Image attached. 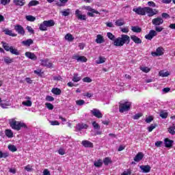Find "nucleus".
I'll return each instance as SVG.
<instances>
[{"label": "nucleus", "mask_w": 175, "mask_h": 175, "mask_svg": "<svg viewBox=\"0 0 175 175\" xmlns=\"http://www.w3.org/2000/svg\"><path fill=\"white\" fill-rule=\"evenodd\" d=\"M129 43H131V37L126 34H122L113 41V45L116 47H122L124 44H129Z\"/></svg>", "instance_id": "obj_1"}, {"label": "nucleus", "mask_w": 175, "mask_h": 175, "mask_svg": "<svg viewBox=\"0 0 175 175\" xmlns=\"http://www.w3.org/2000/svg\"><path fill=\"white\" fill-rule=\"evenodd\" d=\"M8 122L10 124V126L12 129H14V131H21L22 128H24L25 129H27L28 126L25 123L21 121H17V118H12L8 120Z\"/></svg>", "instance_id": "obj_2"}, {"label": "nucleus", "mask_w": 175, "mask_h": 175, "mask_svg": "<svg viewBox=\"0 0 175 175\" xmlns=\"http://www.w3.org/2000/svg\"><path fill=\"white\" fill-rule=\"evenodd\" d=\"M55 22L53 20L44 21L39 26L40 31H47V28L54 27Z\"/></svg>", "instance_id": "obj_3"}, {"label": "nucleus", "mask_w": 175, "mask_h": 175, "mask_svg": "<svg viewBox=\"0 0 175 175\" xmlns=\"http://www.w3.org/2000/svg\"><path fill=\"white\" fill-rule=\"evenodd\" d=\"M132 103L131 102L120 103L119 105L120 113H124V111H129L131 109Z\"/></svg>", "instance_id": "obj_4"}, {"label": "nucleus", "mask_w": 175, "mask_h": 175, "mask_svg": "<svg viewBox=\"0 0 175 175\" xmlns=\"http://www.w3.org/2000/svg\"><path fill=\"white\" fill-rule=\"evenodd\" d=\"M82 9L88 11L87 15L89 16V17H95V14H99V12L91 8V6H83Z\"/></svg>", "instance_id": "obj_5"}, {"label": "nucleus", "mask_w": 175, "mask_h": 175, "mask_svg": "<svg viewBox=\"0 0 175 175\" xmlns=\"http://www.w3.org/2000/svg\"><path fill=\"white\" fill-rule=\"evenodd\" d=\"M158 14V10L157 9H152L150 7H145V16L148 14L149 17H152L155 14Z\"/></svg>", "instance_id": "obj_6"}, {"label": "nucleus", "mask_w": 175, "mask_h": 175, "mask_svg": "<svg viewBox=\"0 0 175 175\" xmlns=\"http://www.w3.org/2000/svg\"><path fill=\"white\" fill-rule=\"evenodd\" d=\"M165 53V49L162 46H159L156 49V51L151 52V55L152 57H161Z\"/></svg>", "instance_id": "obj_7"}, {"label": "nucleus", "mask_w": 175, "mask_h": 175, "mask_svg": "<svg viewBox=\"0 0 175 175\" xmlns=\"http://www.w3.org/2000/svg\"><path fill=\"white\" fill-rule=\"evenodd\" d=\"M133 12H135L136 14L139 16H146V8L137 7L133 9Z\"/></svg>", "instance_id": "obj_8"}, {"label": "nucleus", "mask_w": 175, "mask_h": 175, "mask_svg": "<svg viewBox=\"0 0 175 175\" xmlns=\"http://www.w3.org/2000/svg\"><path fill=\"white\" fill-rule=\"evenodd\" d=\"M75 16L78 20H81V21H85V20H87V16L81 14V11L79 10L75 11Z\"/></svg>", "instance_id": "obj_9"}, {"label": "nucleus", "mask_w": 175, "mask_h": 175, "mask_svg": "<svg viewBox=\"0 0 175 175\" xmlns=\"http://www.w3.org/2000/svg\"><path fill=\"white\" fill-rule=\"evenodd\" d=\"M40 65H42V66H46V68L53 67V63L49 61L48 59H40Z\"/></svg>", "instance_id": "obj_10"}, {"label": "nucleus", "mask_w": 175, "mask_h": 175, "mask_svg": "<svg viewBox=\"0 0 175 175\" xmlns=\"http://www.w3.org/2000/svg\"><path fill=\"white\" fill-rule=\"evenodd\" d=\"M92 113V116L94 117H96V118H102L103 117V114H102V112L98 109H93L92 110L90 111Z\"/></svg>", "instance_id": "obj_11"}, {"label": "nucleus", "mask_w": 175, "mask_h": 175, "mask_svg": "<svg viewBox=\"0 0 175 175\" xmlns=\"http://www.w3.org/2000/svg\"><path fill=\"white\" fill-rule=\"evenodd\" d=\"M152 24L157 27L158 25H162L163 24V19L161 17H157L152 20Z\"/></svg>", "instance_id": "obj_12"}, {"label": "nucleus", "mask_w": 175, "mask_h": 175, "mask_svg": "<svg viewBox=\"0 0 175 175\" xmlns=\"http://www.w3.org/2000/svg\"><path fill=\"white\" fill-rule=\"evenodd\" d=\"M25 55L27 57V58H29V59H32V61H36L38 59L36 55L31 52H26Z\"/></svg>", "instance_id": "obj_13"}, {"label": "nucleus", "mask_w": 175, "mask_h": 175, "mask_svg": "<svg viewBox=\"0 0 175 175\" xmlns=\"http://www.w3.org/2000/svg\"><path fill=\"white\" fill-rule=\"evenodd\" d=\"M158 33L155 30H150L149 31V33L145 36L146 39H148V40H151L154 36H157Z\"/></svg>", "instance_id": "obj_14"}, {"label": "nucleus", "mask_w": 175, "mask_h": 175, "mask_svg": "<svg viewBox=\"0 0 175 175\" xmlns=\"http://www.w3.org/2000/svg\"><path fill=\"white\" fill-rule=\"evenodd\" d=\"M139 168L142 173H150L151 172V167L149 165H140Z\"/></svg>", "instance_id": "obj_15"}, {"label": "nucleus", "mask_w": 175, "mask_h": 175, "mask_svg": "<svg viewBox=\"0 0 175 175\" xmlns=\"http://www.w3.org/2000/svg\"><path fill=\"white\" fill-rule=\"evenodd\" d=\"M14 29L20 35H25V31H24V28L20 25H15Z\"/></svg>", "instance_id": "obj_16"}, {"label": "nucleus", "mask_w": 175, "mask_h": 175, "mask_svg": "<svg viewBox=\"0 0 175 175\" xmlns=\"http://www.w3.org/2000/svg\"><path fill=\"white\" fill-rule=\"evenodd\" d=\"M95 42L98 44H102V43H105V38H103V36H102V34H98L96 36Z\"/></svg>", "instance_id": "obj_17"}, {"label": "nucleus", "mask_w": 175, "mask_h": 175, "mask_svg": "<svg viewBox=\"0 0 175 175\" xmlns=\"http://www.w3.org/2000/svg\"><path fill=\"white\" fill-rule=\"evenodd\" d=\"M73 59H76L77 62H87V57L85 56L75 55Z\"/></svg>", "instance_id": "obj_18"}, {"label": "nucleus", "mask_w": 175, "mask_h": 175, "mask_svg": "<svg viewBox=\"0 0 175 175\" xmlns=\"http://www.w3.org/2000/svg\"><path fill=\"white\" fill-rule=\"evenodd\" d=\"M173 140H170L169 138H165L164 139V144L167 148H170L173 146Z\"/></svg>", "instance_id": "obj_19"}, {"label": "nucleus", "mask_w": 175, "mask_h": 175, "mask_svg": "<svg viewBox=\"0 0 175 175\" xmlns=\"http://www.w3.org/2000/svg\"><path fill=\"white\" fill-rule=\"evenodd\" d=\"M143 158H144V154H143L142 152H139L134 157V161L135 162H140Z\"/></svg>", "instance_id": "obj_20"}, {"label": "nucleus", "mask_w": 175, "mask_h": 175, "mask_svg": "<svg viewBox=\"0 0 175 175\" xmlns=\"http://www.w3.org/2000/svg\"><path fill=\"white\" fill-rule=\"evenodd\" d=\"M82 146L85 148H92L94 147V144L88 140H84L81 142Z\"/></svg>", "instance_id": "obj_21"}, {"label": "nucleus", "mask_w": 175, "mask_h": 175, "mask_svg": "<svg viewBox=\"0 0 175 175\" xmlns=\"http://www.w3.org/2000/svg\"><path fill=\"white\" fill-rule=\"evenodd\" d=\"M25 99H27V100L23 101L22 103V105H23V106H27V107H31V106H32V101H31V97L26 96Z\"/></svg>", "instance_id": "obj_22"}, {"label": "nucleus", "mask_w": 175, "mask_h": 175, "mask_svg": "<svg viewBox=\"0 0 175 175\" xmlns=\"http://www.w3.org/2000/svg\"><path fill=\"white\" fill-rule=\"evenodd\" d=\"M13 3L16 6H24L25 5V0H13Z\"/></svg>", "instance_id": "obj_23"}, {"label": "nucleus", "mask_w": 175, "mask_h": 175, "mask_svg": "<svg viewBox=\"0 0 175 175\" xmlns=\"http://www.w3.org/2000/svg\"><path fill=\"white\" fill-rule=\"evenodd\" d=\"M23 46H26L27 47H29L31 44H33V40L32 39H27L21 42Z\"/></svg>", "instance_id": "obj_24"}, {"label": "nucleus", "mask_w": 175, "mask_h": 175, "mask_svg": "<svg viewBox=\"0 0 175 175\" xmlns=\"http://www.w3.org/2000/svg\"><path fill=\"white\" fill-rule=\"evenodd\" d=\"M103 162L105 166H109V165H110L111 163H113V161L110 157L104 158Z\"/></svg>", "instance_id": "obj_25"}, {"label": "nucleus", "mask_w": 175, "mask_h": 175, "mask_svg": "<svg viewBox=\"0 0 175 175\" xmlns=\"http://www.w3.org/2000/svg\"><path fill=\"white\" fill-rule=\"evenodd\" d=\"M94 165L96 167H102L103 165V160L100 159L96 160L94 163Z\"/></svg>", "instance_id": "obj_26"}, {"label": "nucleus", "mask_w": 175, "mask_h": 175, "mask_svg": "<svg viewBox=\"0 0 175 175\" xmlns=\"http://www.w3.org/2000/svg\"><path fill=\"white\" fill-rule=\"evenodd\" d=\"M88 128V125L86 124L79 123L77 125V130L81 131V129H87Z\"/></svg>", "instance_id": "obj_27"}, {"label": "nucleus", "mask_w": 175, "mask_h": 175, "mask_svg": "<svg viewBox=\"0 0 175 175\" xmlns=\"http://www.w3.org/2000/svg\"><path fill=\"white\" fill-rule=\"evenodd\" d=\"M106 57L103 56H99L98 59L96 61V64H98V65L100 64H105L106 62Z\"/></svg>", "instance_id": "obj_28"}, {"label": "nucleus", "mask_w": 175, "mask_h": 175, "mask_svg": "<svg viewBox=\"0 0 175 175\" xmlns=\"http://www.w3.org/2000/svg\"><path fill=\"white\" fill-rule=\"evenodd\" d=\"M131 39L133 40V42H134V43H136L137 44H140V43H142L141 39L136 36H131Z\"/></svg>", "instance_id": "obj_29"}, {"label": "nucleus", "mask_w": 175, "mask_h": 175, "mask_svg": "<svg viewBox=\"0 0 175 175\" xmlns=\"http://www.w3.org/2000/svg\"><path fill=\"white\" fill-rule=\"evenodd\" d=\"M80 80H81V77L79 76L78 73H75L73 75L72 81H74V83H79Z\"/></svg>", "instance_id": "obj_30"}, {"label": "nucleus", "mask_w": 175, "mask_h": 175, "mask_svg": "<svg viewBox=\"0 0 175 175\" xmlns=\"http://www.w3.org/2000/svg\"><path fill=\"white\" fill-rule=\"evenodd\" d=\"M51 92L54 94V95H61L62 91L58 88H54L51 90Z\"/></svg>", "instance_id": "obj_31"}, {"label": "nucleus", "mask_w": 175, "mask_h": 175, "mask_svg": "<svg viewBox=\"0 0 175 175\" xmlns=\"http://www.w3.org/2000/svg\"><path fill=\"white\" fill-rule=\"evenodd\" d=\"M10 53H11V54H14V55H20V51H18V50H17V49L14 48L13 46H11Z\"/></svg>", "instance_id": "obj_32"}, {"label": "nucleus", "mask_w": 175, "mask_h": 175, "mask_svg": "<svg viewBox=\"0 0 175 175\" xmlns=\"http://www.w3.org/2000/svg\"><path fill=\"white\" fill-rule=\"evenodd\" d=\"M64 39L68 40V42H73V40H75V37H73V36L70 33H67L65 36Z\"/></svg>", "instance_id": "obj_33"}, {"label": "nucleus", "mask_w": 175, "mask_h": 175, "mask_svg": "<svg viewBox=\"0 0 175 175\" xmlns=\"http://www.w3.org/2000/svg\"><path fill=\"white\" fill-rule=\"evenodd\" d=\"M4 32L5 33V35H9L10 36H17V34L13 33V31L12 30H9V29H6L4 30Z\"/></svg>", "instance_id": "obj_34"}, {"label": "nucleus", "mask_w": 175, "mask_h": 175, "mask_svg": "<svg viewBox=\"0 0 175 175\" xmlns=\"http://www.w3.org/2000/svg\"><path fill=\"white\" fill-rule=\"evenodd\" d=\"M159 75L161 77H167L170 74L167 71L161 70L159 72Z\"/></svg>", "instance_id": "obj_35"}, {"label": "nucleus", "mask_w": 175, "mask_h": 175, "mask_svg": "<svg viewBox=\"0 0 175 175\" xmlns=\"http://www.w3.org/2000/svg\"><path fill=\"white\" fill-rule=\"evenodd\" d=\"M1 44H3V47L5 50V51H10L12 46H9V44L3 42H2Z\"/></svg>", "instance_id": "obj_36"}, {"label": "nucleus", "mask_w": 175, "mask_h": 175, "mask_svg": "<svg viewBox=\"0 0 175 175\" xmlns=\"http://www.w3.org/2000/svg\"><path fill=\"white\" fill-rule=\"evenodd\" d=\"M131 30L133 31V32H136L137 33L142 32V28L138 26H133L131 27Z\"/></svg>", "instance_id": "obj_37"}, {"label": "nucleus", "mask_w": 175, "mask_h": 175, "mask_svg": "<svg viewBox=\"0 0 175 175\" xmlns=\"http://www.w3.org/2000/svg\"><path fill=\"white\" fill-rule=\"evenodd\" d=\"M139 69L140 70H142V72H144V73H148V72L151 70V68L147 66H141L139 67Z\"/></svg>", "instance_id": "obj_38"}, {"label": "nucleus", "mask_w": 175, "mask_h": 175, "mask_svg": "<svg viewBox=\"0 0 175 175\" xmlns=\"http://www.w3.org/2000/svg\"><path fill=\"white\" fill-rule=\"evenodd\" d=\"M5 134L7 136V137L12 138L13 137V131L12 130H5Z\"/></svg>", "instance_id": "obj_39"}, {"label": "nucleus", "mask_w": 175, "mask_h": 175, "mask_svg": "<svg viewBox=\"0 0 175 175\" xmlns=\"http://www.w3.org/2000/svg\"><path fill=\"white\" fill-rule=\"evenodd\" d=\"M115 24L117 27H122L125 24V22L122 19H119L116 21Z\"/></svg>", "instance_id": "obj_40"}, {"label": "nucleus", "mask_w": 175, "mask_h": 175, "mask_svg": "<svg viewBox=\"0 0 175 175\" xmlns=\"http://www.w3.org/2000/svg\"><path fill=\"white\" fill-rule=\"evenodd\" d=\"M8 148L12 152H16V151H17V148L14 145L10 144Z\"/></svg>", "instance_id": "obj_41"}, {"label": "nucleus", "mask_w": 175, "mask_h": 175, "mask_svg": "<svg viewBox=\"0 0 175 175\" xmlns=\"http://www.w3.org/2000/svg\"><path fill=\"white\" fill-rule=\"evenodd\" d=\"M36 5H39V1L36 0H33L29 3L28 6L31 8V6H36Z\"/></svg>", "instance_id": "obj_42"}, {"label": "nucleus", "mask_w": 175, "mask_h": 175, "mask_svg": "<svg viewBox=\"0 0 175 175\" xmlns=\"http://www.w3.org/2000/svg\"><path fill=\"white\" fill-rule=\"evenodd\" d=\"M25 170L26 172H33V166L31 165L28 164L27 165L25 166Z\"/></svg>", "instance_id": "obj_43"}, {"label": "nucleus", "mask_w": 175, "mask_h": 175, "mask_svg": "<svg viewBox=\"0 0 175 175\" xmlns=\"http://www.w3.org/2000/svg\"><path fill=\"white\" fill-rule=\"evenodd\" d=\"M61 13L62 16H64L66 17L67 16H69V14H70V9H67V10L61 11Z\"/></svg>", "instance_id": "obj_44"}, {"label": "nucleus", "mask_w": 175, "mask_h": 175, "mask_svg": "<svg viewBox=\"0 0 175 175\" xmlns=\"http://www.w3.org/2000/svg\"><path fill=\"white\" fill-rule=\"evenodd\" d=\"M26 20L27 21L33 22V21H35V20H36V18H35V16L32 15H28V16H26Z\"/></svg>", "instance_id": "obj_45"}, {"label": "nucleus", "mask_w": 175, "mask_h": 175, "mask_svg": "<svg viewBox=\"0 0 175 175\" xmlns=\"http://www.w3.org/2000/svg\"><path fill=\"white\" fill-rule=\"evenodd\" d=\"M107 36L110 39V40H113V42L114 40H116V36L113 35V33H111V32L107 33Z\"/></svg>", "instance_id": "obj_46"}, {"label": "nucleus", "mask_w": 175, "mask_h": 175, "mask_svg": "<svg viewBox=\"0 0 175 175\" xmlns=\"http://www.w3.org/2000/svg\"><path fill=\"white\" fill-rule=\"evenodd\" d=\"M175 125L173 124L172 126H171L169 129H168V132L171 134V135H175Z\"/></svg>", "instance_id": "obj_47"}, {"label": "nucleus", "mask_w": 175, "mask_h": 175, "mask_svg": "<svg viewBox=\"0 0 175 175\" xmlns=\"http://www.w3.org/2000/svg\"><path fill=\"white\" fill-rule=\"evenodd\" d=\"M160 117H161V118H167V112H166L165 111H161Z\"/></svg>", "instance_id": "obj_48"}, {"label": "nucleus", "mask_w": 175, "mask_h": 175, "mask_svg": "<svg viewBox=\"0 0 175 175\" xmlns=\"http://www.w3.org/2000/svg\"><path fill=\"white\" fill-rule=\"evenodd\" d=\"M4 62H5V64H12V62H13V59L9 57H6L4 58Z\"/></svg>", "instance_id": "obj_49"}, {"label": "nucleus", "mask_w": 175, "mask_h": 175, "mask_svg": "<svg viewBox=\"0 0 175 175\" xmlns=\"http://www.w3.org/2000/svg\"><path fill=\"white\" fill-rule=\"evenodd\" d=\"M0 106L2 107V109H8V106H10V104L9 103H3L2 100L0 101Z\"/></svg>", "instance_id": "obj_50"}, {"label": "nucleus", "mask_w": 175, "mask_h": 175, "mask_svg": "<svg viewBox=\"0 0 175 175\" xmlns=\"http://www.w3.org/2000/svg\"><path fill=\"white\" fill-rule=\"evenodd\" d=\"M45 106L49 109V110H53V109H54V105L50 103H46Z\"/></svg>", "instance_id": "obj_51"}, {"label": "nucleus", "mask_w": 175, "mask_h": 175, "mask_svg": "<svg viewBox=\"0 0 175 175\" xmlns=\"http://www.w3.org/2000/svg\"><path fill=\"white\" fill-rule=\"evenodd\" d=\"M83 83H92V79H91V78H90L88 77H86L83 79Z\"/></svg>", "instance_id": "obj_52"}, {"label": "nucleus", "mask_w": 175, "mask_h": 175, "mask_svg": "<svg viewBox=\"0 0 175 175\" xmlns=\"http://www.w3.org/2000/svg\"><path fill=\"white\" fill-rule=\"evenodd\" d=\"M85 103V101L83 100H78L76 101V104L78 105V106H83Z\"/></svg>", "instance_id": "obj_53"}, {"label": "nucleus", "mask_w": 175, "mask_h": 175, "mask_svg": "<svg viewBox=\"0 0 175 175\" xmlns=\"http://www.w3.org/2000/svg\"><path fill=\"white\" fill-rule=\"evenodd\" d=\"M45 99L48 102H53V101H54V97H53L51 96H46Z\"/></svg>", "instance_id": "obj_54"}, {"label": "nucleus", "mask_w": 175, "mask_h": 175, "mask_svg": "<svg viewBox=\"0 0 175 175\" xmlns=\"http://www.w3.org/2000/svg\"><path fill=\"white\" fill-rule=\"evenodd\" d=\"M92 125H93V127L94 128V129H99L100 128V126L96 122H93Z\"/></svg>", "instance_id": "obj_55"}, {"label": "nucleus", "mask_w": 175, "mask_h": 175, "mask_svg": "<svg viewBox=\"0 0 175 175\" xmlns=\"http://www.w3.org/2000/svg\"><path fill=\"white\" fill-rule=\"evenodd\" d=\"M60 2V4H59V6H65V4L68 3V0H59Z\"/></svg>", "instance_id": "obj_56"}, {"label": "nucleus", "mask_w": 175, "mask_h": 175, "mask_svg": "<svg viewBox=\"0 0 175 175\" xmlns=\"http://www.w3.org/2000/svg\"><path fill=\"white\" fill-rule=\"evenodd\" d=\"M7 157H9V154L3 153V152H2V151H0V159L1 158H6Z\"/></svg>", "instance_id": "obj_57"}, {"label": "nucleus", "mask_w": 175, "mask_h": 175, "mask_svg": "<svg viewBox=\"0 0 175 175\" xmlns=\"http://www.w3.org/2000/svg\"><path fill=\"white\" fill-rule=\"evenodd\" d=\"M131 170L128 169L126 171H124L123 173L121 174V175H131Z\"/></svg>", "instance_id": "obj_58"}, {"label": "nucleus", "mask_w": 175, "mask_h": 175, "mask_svg": "<svg viewBox=\"0 0 175 175\" xmlns=\"http://www.w3.org/2000/svg\"><path fill=\"white\" fill-rule=\"evenodd\" d=\"M143 116L142 113H137L133 116L134 120H139Z\"/></svg>", "instance_id": "obj_59"}, {"label": "nucleus", "mask_w": 175, "mask_h": 175, "mask_svg": "<svg viewBox=\"0 0 175 175\" xmlns=\"http://www.w3.org/2000/svg\"><path fill=\"white\" fill-rule=\"evenodd\" d=\"M155 146L156 147H161L162 146V144H163V142L162 141H157L155 142Z\"/></svg>", "instance_id": "obj_60"}, {"label": "nucleus", "mask_w": 175, "mask_h": 175, "mask_svg": "<svg viewBox=\"0 0 175 175\" xmlns=\"http://www.w3.org/2000/svg\"><path fill=\"white\" fill-rule=\"evenodd\" d=\"M155 30H156V32H162V31H163V27L156 26Z\"/></svg>", "instance_id": "obj_61"}, {"label": "nucleus", "mask_w": 175, "mask_h": 175, "mask_svg": "<svg viewBox=\"0 0 175 175\" xmlns=\"http://www.w3.org/2000/svg\"><path fill=\"white\" fill-rule=\"evenodd\" d=\"M58 153L59 154V155H65V149L59 148L58 150Z\"/></svg>", "instance_id": "obj_62"}, {"label": "nucleus", "mask_w": 175, "mask_h": 175, "mask_svg": "<svg viewBox=\"0 0 175 175\" xmlns=\"http://www.w3.org/2000/svg\"><path fill=\"white\" fill-rule=\"evenodd\" d=\"M155 125L151 124L149 127H148V132H152L153 129H155Z\"/></svg>", "instance_id": "obj_63"}, {"label": "nucleus", "mask_w": 175, "mask_h": 175, "mask_svg": "<svg viewBox=\"0 0 175 175\" xmlns=\"http://www.w3.org/2000/svg\"><path fill=\"white\" fill-rule=\"evenodd\" d=\"M43 175H51L50 172L47 169H44L43 171Z\"/></svg>", "instance_id": "obj_64"}]
</instances>
